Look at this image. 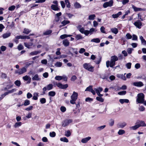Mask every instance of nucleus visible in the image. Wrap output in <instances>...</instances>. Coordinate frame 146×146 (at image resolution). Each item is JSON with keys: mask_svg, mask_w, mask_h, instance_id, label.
I'll return each mask as SVG.
<instances>
[{"mask_svg": "<svg viewBox=\"0 0 146 146\" xmlns=\"http://www.w3.org/2000/svg\"><path fill=\"white\" fill-rule=\"evenodd\" d=\"M78 94L77 93L74 91L71 96V100L70 101V103L72 104H76V101L77 99Z\"/></svg>", "mask_w": 146, "mask_h": 146, "instance_id": "obj_1", "label": "nucleus"}, {"mask_svg": "<svg viewBox=\"0 0 146 146\" xmlns=\"http://www.w3.org/2000/svg\"><path fill=\"white\" fill-rule=\"evenodd\" d=\"M83 67L85 69L90 72H92L94 71V67L90 63H84L83 64Z\"/></svg>", "mask_w": 146, "mask_h": 146, "instance_id": "obj_2", "label": "nucleus"}, {"mask_svg": "<svg viewBox=\"0 0 146 146\" xmlns=\"http://www.w3.org/2000/svg\"><path fill=\"white\" fill-rule=\"evenodd\" d=\"M136 102L138 103H143L144 99V95L142 93H139L138 94Z\"/></svg>", "mask_w": 146, "mask_h": 146, "instance_id": "obj_3", "label": "nucleus"}, {"mask_svg": "<svg viewBox=\"0 0 146 146\" xmlns=\"http://www.w3.org/2000/svg\"><path fill=\"white\" fill-rule=\"evenodd\" d=\"M27 71V68L25 67H23L22 68L15 70V74H17L19 75H20L25 73Z\"/></svg>", "mask_w": 146, "mask_h": 146, "instance_id": "obj_4", "label": "nucleus"}, {"mask_svg": "<svg viewBox=\"0 0 146 146\" xmlns=\"http://www.w3.org/2000/svg\"><path fill=\"white\" fill-rule=\"evenodd\" d=\"M113 0H110L108 2L104 3L103 5V7L104 8H106L108 7H111L113 6Z\"/></svg>", "mask_w": 146, "mask_h": 146, "instance_id": "obj_5", "label": "nucleus"}, {"mask_svg": "<svg viewBox=\"0 0 146 146\" xmlns=\"http://www.w3.org/2000/svg\"><path fill=\"white\" fill-rule=\"evenodd\" d=\"M55 79L58 81H60L63 80L64 81H66L67 80V77L65 75L62 76H57L55 77Z\"/></svg>", "mask_w": 146, "mask_h": 146, "instance_id": "obj_6", "label": "nucleus"}, {"mask_svg": "<svg viewBox=\"0 0 146 146\" xmlns=\"http://www.w3.org/2000/svg\"><path fill=\"white\" fill-rule=\"evenodd\" d=\"M55 85L60 88L62 89H66L68 86L67 84H62L60 83H56Z\"/></svg>", "mask_w": 146, "mask_h": 146, "instance_id": "obj_7", "label": "nucleus"}, {"mask_svg": "<svg viewBox=\"0 0 146 146\" xmlns=\"http://www.w3.org/2000/svg\"><path fill=\"white\" fill-rule=\"evenodd\" d=\"M72 121V120L71 119L65 120L62 122V126L64 127H66L69 124L71 123Z\"/></svg>", "mask_w": 146, "mask_h": 146, "instance_id": "obj_8", "label": "nucleus"}, {"mask_svg": "<svg viewBox=\"0 0 146 146\" xmlns=\"http://www.w3.org/2000/svg\"><path fill=\"white\" fill-rule=\"evenodd\" d=\"M85 91H88L91 92L93 95L96 94L95 92L93 89L92 86H90L88 87L85 90Z\"/></svg>", "mask_w": 146, "mask_h": 146, "instance_id": "obj_9", "label": "nucleus"}, {"mask_svg": "<svg viewBox=\"0 0 146 146\" xmlns=\"http://www.w3.org/2000/svg\"><path fill=\"white\" fill-rule=\"evenodd\" d=\"M133 85L134 86L137 87H141L144 85L143 82L141 81L133 82Z\"/></svg>", "mask_w": 146, "mask_h": 146, "instance_id": "obj_10", "label": "nucleus"}, {"mask_svg": "<svg viewBox=\"0 0 146 146\" xmlns=\"http://www.w3.org/2000/svg\"><path fill=\"white\" fill-rule=\"evenodd\" d=\"M134 24L136 27L139 29L141 28L142 26V23L139 20L134 22Z\"/></svg>", "mask_w": 146, "mask_h": 146, "instance_id": "obj_11", "label": "nucleus"}, {"mask_svg": "<svg viewBox=\"0 0 146 146\" xmlns=\"http://www.w3.org/2000/svg\"><path fill=\"white\" fill-rule=\"evenodd\" d=\"M137 123L139 124H138V125L139 126V127H140L141 126H142V127L146 126V124H145V122L144 121H138L137 122Z\"/></svg>", "mask_w": 146, "mask_h": 146, "instance_id": "obj_12", "label": "nucleus"}, {"mask_svg": "<svg viewBox=\"0 0 146 146\" xmlns=\"http://www.w3.org/2000/svg\"><path fill=\"white\" fill-rule=\"evenodd\" d=\"M23 78L25 81H28L27 82L28 83H30L31 78L29 76L26 75L25 76L23 77Z\"/></svg>", "mask_w": 146, "mask_h": 146, "instance_id": "obj_13", "label": "nucleus"}, {"mask_svg": "<svg viewBox=\"0 0 146 146\" xmlns=\"http://www.w3.org/2000/svg\"><path fill=\"white\" fill-rule=\"evenodd\" d=\"M103 88L101 87H99L98 88H95L94 89L95 92H96L97 94L101 92L103 90Z\"/></svg>", "mask_w": 146, "mask_h": 146, "instance_id": "obj_14", "label": "nucleus"}, {"mask_svg": "<svg viewBox=\"0 0 146 146\" xmlns=\"http://www.w3.org/2000/svg\"><path fill=\"white\" fill-rule=\"evenodd\" d=\"M139 39L141 41V44L143 45L146 46V41L142 36H139Z\"/></svg>", "mask_w": 146, "mask_h": 146, "instance_id": "obj_15", "label": "nucleus"}, {"mask_svg": "<svg viewBox=\"0 0 146 146\" xmlns=\"http://www.w3.org/2000/svg\"><path fill=\"white\" fill-rule=\"evenodd\" d=\"M91 139V137H88L82 139L81 140V142L83 143H86L87 142Z\"/></svg>", "mask_w": 146, "mask_h": 146, "instance_id": "obj_16", "label": "nucleus"}, {"mask_svg": "<svg viewBox=\"0 0 146 146\" xmlns=\"http://www.w3.org/2000/svg\"><path fill=\"white\" fill-rule=\"evenodd\" d=\"M24 45L25 46L28 48H30L31 47V46L33 45V43L31 42H24Z\"/></svg>", "mask_w": 146, "mask_h": 146, "instance_id": "obj_17", "label": "nucleus"}, {"mask_svg": "<svg viewBox=\"0 0 146 146\" xmlns=\"http://www.w3.org/2000/svg\"><path fill=\"white\" fill-rule=\"evenodd\" d=\"M117 76L124 80H126V78L124 75H123V74H118L117 75Z\"/></svg>", "mask_w": 146, "mask_h": 146, "instance_id": "obj_18", "label": "nucleus"}, {"mask_svg": "<svg viewBox=\"0 0 146 146\" xmlns=\"http://www.w3.org/2000/svg\"><path fill=\"white\" fill-rule=\"evenodd\" d=\"M126 125V123L124 122L118 123L117 125V126L119 128H123Z\"/></svg>", "mask_w": 146, "mask_h": 146, "instance_id": "obj_19", "label": "nucleus"}, {"mask_svg": "<svg viewBox=\"0 0 146 146\" xmlns=\"http://www.w3.org/2000/svg\"><path fill=\"white\" fill-rule=\"evenodd\" d=\"M32 80H33L39 81L40 80V79L39 77L38 74H36L33 77Z\"/></svg>", "mask_w": 146, "mask_h": 146, "instance_id": "obj_20", "label": "nucleus"}, {"mask_svg": "<svg viewBox=\"0 0 146 146\" xmlns=\"http://www.w3.org/2000/svg\"><path fill=\"white\" fill-rule=\"evenodd\" d=\"M132 8L134 9V10L135 12L141 11L142 10V9L141 8L137 7L133 5H132Z\"/></svg>", "mask_w": 146, "mask_h": 146, "instance_id": "obj_21", "label": "nucleus"}, {"mask_svg": "<svg viewBox=\"0 0 146 146\" xmlns=\"http://www.w3.org/2000/svg\"><path fill=\"white\" fill-rule=\"evenodd\" d=\"M41 51H34L31 52L29 54V55L30 56H33L35 55H36L38 53H40Z\"/></svg>", "mask_w": 146, "mask_h": 146, "instance_id": "obj_22", "label": "nucleus"}, {"mask_svg": "<svg viewBox=\"0 0 146 146\" xmlns=\"http://www.w3.org/2000/svg\"><path fill=\"white\" fill-rule=\"evenodd\" d=\"M121 12L120 11L117 14L112 15V17L114 18H116L118 17L120 15H121Z\"/></svg>", "mask_w": 146, "mask_h": 146, "instance_id": "obj_23", "label": "nucleus"}, {"mask_svg": "<svg viewBox=\"0 0 146 146\" xmlns=\"http://www.w3.org/2000/svg\"><path fill=\"white\" fill-rule=\"evenodd\" d=\"M58 5H52L51 6V9L55 11H58L59 10V8L58 7Z\"/></svg>", "mask_w": 146, "mask_h": 146, "instance_id": "obj_24", "label": "nucleus"}, {"mask_svg": "<svg viewBox=\"0 0 146 146\" xmlns=\"http://www.w3.org/2000/svg\"><path fill=\"white\" fill-rule=\"evenodd\" d=\"M119 102L121 104H123L124 102L129 103V100L127 99H120L119 100Z\"/></svg>", "mask_w": 146, "mask_h": 146, "instance_id": "obj_25", "label": "nucleus"}, {"mask_svg": "<svg viewBox=\"0 0 146 146\" xmlns=\"http://www.w3.org/2000/svg\"><path fill=\"white\" fill-rule=\"evenodd\" d=\"M11 35V33H6L3 35V38H6L9 37Z\"/></svg>", "mask_w": 146, "mask_h": 146, "instance_id": "obj_26", "label": "nucleus"}, {"mask_svg": "<svg viewBox=\"0 0 146 146\" xmlns=\"http://www.w3.org/2000/svg\"><path fill=\"white\" fill-rule=\"evenodd\" d=\"M111 30L112 33H114L115 34H116L118 32L117 29L115 28H111Z\"/></svg>", "mask_w": 146, "mask_h": 146, "instance_id": "obj_27", "label": "nucleus"}, {"mask_svg": "<svg viewBox=\"0 0 146 146\" xmlns=\"http://www.w3.org/2000/svg\"><path fill=\"white\" fill-rule=\"evenodd\" d=\"M63 44L65 46H67L69 45V42L68 40L65 39L63 41Z\"/></svg>", "mask_w": 146, "mask_h": 146, "instance_id": "obj_28", "label": "nucleus"}, {"mask_svg": "<svg viewBox=\"0 0 146 146\" xmlns=\"http://www.w3.org/2000/svg\"><path fill=\"white\" fill-rule=\"evenodd\" d=\"M33 95V99L34 100H37L38 99V93L35 92L34 93Z\"/></svg>", "mask_w": 146, "mask_h": 146, "instance_id": "obj_29", "label": "nucleus"}, {"mask_svg": "<svg viewBox=\"0 0 146 146\" xmlns=\"http://www.w3.org/2000/svg\"><path fill=\"white\" fill-rule=\"evenodd\" d=\"M91 41L96 43H99L100 42V40L99 38H95L92 39Z\"/></svg>", "mask_w": 146, "mask_h": 146, "instance_id": "obj_30", "label": "nucleus"}, {"mask_svg": "<svg viewBox=\"0 0 146 146\" xmlns=\"http://www.w3.org/2000/svg\"><path fill=\"white\" fill-rule=\"evenodd\" d=\"M139 127V126L138 125V124H137L134 126L130 127V128L131 130H135Z\"/></svg>", "mask_w": 146, "mask_h": 146, "instance_id": "obj_31", "label": "nucleus"}, {"mask_svg": "<svg viewBox=\"0 0 146 146\" xmlns=\"http://www.w3.org/2000/svg\"><path fill=\"white\" fill-rule=\"evenodd\" d=\"M22 123L21 122H17L15 123L14 125V127L15 128H16L17 127H18L21 126L22 125Z\"/></svg>", "mask_w": 146, "mask_h": 146, "instance_id": "obj_32", "label": "nucleus"}, {"mask_svg": "<svg viewBox=\"0 0 146 146\" xmlns=\"http://www.w3.org/2000/svg\"><path fill=\"white\" fill-rule=\"evenodd\" d=\"M95 17V15H91L89 16L88 19L89 20H93L94 19Z\"/></svg>", "mask_w": 146, "mask_h": 146, "instance_id": "obj_33", "label": "nucleus"}, {"mask_svg": "<svg viewBox=\"0 0 146 146\" xmlns=\"http://www.w3.org/2000/svg\"><path fill=\"white\" fill-rule=\"evenodd\" d=\"M14 83L18 87H19L21 84V81L19 80L15 81L14 82Z\"/></svg>", "mask_w": 146, "mask_h": 146, "instance_id": "obj_34", "label": "nucleus"}, {"mask_svg": "<svg viewBox=\"0 0 146 146\" xmlns=\"http://www.w3.org/2000/svg\"><path fill=\"white\" fill-rule=\"evenodd\" d=\"M52 32V31L51 30H48L46 31L43 33V35H48L50 34Z\"/></svg>", "mask_w": 146, "mask_h": 146, "instance_id": "obj_35", "label": "nucleus"}, {"mask_svg": "<svg viewBox=\"0 0 146 146\" xmlns=\"http://www.w3.org/2000/svg\"><path fill=\"white\" fill-rule=\"evenodd\" d=\"M111 60L115 62L118 60V58L116 56H113L111 57Z\"/></svg>", "mask_w": 146, "mask_h": 146, "instance_id": "obj_36", "label": "nucleus"}, {"mask_svg": "<svg viewBox=\"0 0 146 146\" xmlns=\"http://www.w3.org/2000/svg\"><path fill=\"white\" fill-rule=\"evenodd\" d=\"M31 31L26 28L24 29L23 33L26 34H28L31 32Z\"/></svg>", "mask_w": 146, "mask_h": 146, "instance_id": "obj_37", "label": "nucleus"}, {"mask_svg": "<svg viewBox=\"0 0 146 146\" xmlns=\"http://www.w3.org/2000/svg\"><path fill=\"white\" fill-rule=\"evenodd\" d=\"M72 36L71 35H67L66 34L62 35L60 36V38L62 39H63L65 38L68 37H70Z\"/></svg>", "mask_w": 146, "mask_h": 146, "instance_id": "obj_38", "label": "nucleus"}, {"mask_svg": "<svg viewBox=\"0 0 146 146\" xmlns=\"http://www.w3.org/2000/svg\"><path fill=\"white\" fill-rule=\"evenodd\" d=\"M125 37L127 39H130L132 38V36L130 33H127Z\"/></svg>", "mask_w": 146, "mask_h": 146, "instance_id": "obj_39", "label": "nucleus"}, {"mask_svg": "<svg viewBox=\"0 0 146 146\" xmlns=\"http://www.w3.org/2000/svg\"><path fill=\"white\" fill-rule=\"evenodd\" d=\"M70 22L69 21L64 20L61 22V24H62V26H65L66 24L70 23Z\"/></svg>", "mask_w": 146, "mask_h": 146, "instance_id": "obj_40", "label": "nucleus"}, {"mask_svg": "<svg viewBox=\"0 0 146 146\" xmlns=\"http://www.w3.org/2000/svg\"><path fill=\"white\" fill-rule=\"evenodd\" d=\"M8 94L7 92H5L3 94L1 95L0 97V100H2L3 99L6 95Z\"/></svg>", "mask_w": 146, "mask_h": 146, "instance_id": "obj_41", "label": "nucleus"}, {"mask_svg": "<svg viewBox=\"0 0 146 146\" xmlns=\"http://www.w3.org/2000/svg\"><path fill=\"white\" fill-rule=\"evenodd\" d=\"M60 140L62 141L67 143L68 142V139L65 137H62L60 138Z\"/></svg>", "mask_w": 146, "mask_h": 146, "instance_id": "obj_42", "label": "nucleus"}, {"mask_svg": "<svg viewBox=\"0 0 146 146\" xmlns=\"http://www.w3.org/2000/svg\"><path fill=\"white\" fill-rule=\"evenodd\" d=\"M62 65V63L59 62H57L55 64V66L57 67H60Z\"/></svg>", "mask_w": 146, "mask_h": 146, "instance_id": "obj_43", "label": "nucleus"}, {"mask_svg": "<svg viewBox=\"0 0 146 146\" xmlns=\"http://www.w3.org/2000/svg\"><path fill=\"white\" fill-rule=\"evenodd\" d=\"M65 1V4L66 5V7L68 8H70V3L69 1V0H64Z\"/></svg>", "mask_w": 146, "mask_h": 146, "instance_id": "obj_44", "label": "nucleus"}, {"mask_svg": "<svg viewBox=\"0 0 146 146\" xmlns=\"http://www.w3.org/2000/svg\"><path fill=\"white\" fill-rule=\"evenodd\" d=\"M125 131L123 129L119 130L118 132V133L119 135H122L125 133Z\"/></svg>", "mask_w": 146, "mask_h": 146, "instance_id": "obj_45", "label": "nucleus"}, {"mask_svg": "<svg viewBox=\"0 0 146 146\" xmlns=\"http://www.w3.org/2000/svg\"><path fill=\"white\" fill-rule=\"evenodd\" d=\"M77 40L82 39L83 38L82 36L80 34L77 35L75 36Z\"/></svg>", "mask_w": 146, "mask_h": 146, "instance_id": "obj_46", "label": "nucleus"}, {"mask_svg": "<svg viewBox=\"0 0 146 146\" xmlns=\"http://www.w3.org/2000/svg\"><path fill=\"white\" fill-rule=\"evenodd\" d=\"M96 100L101 102H103L104 101V99L102 97H97Z\"/></svg>", "mask_w": 146, "mask_h": 146, "instance_id": "obj_47", "label": "nucleus"}, {"mask_svg": "<svg viewBox=\"0 0 146 146\" xmlns=\"http://www.w3.org/2000/svg\"><path fill=\"white\" fill-rule=\"evenodd\" d=\"M90 33V35L92 34L93 32H96L97 30L94 28H92L89 30Z\"/></svg>", "mask_w": 146, "mask_h": 146, "instance_id": "obj_48", "label": "nucleus"}, {"mask_svg": "<svg viewBox=\"0 0 146 146\" xmlns=\"http://www.w3.org/2000/svg\"><path fill=\"white\" fill-rule=\"evenodd\" d=\"M133 50V49L132 48H128L127 49V52L128 54H130Z\"/></svg>", "mask_w": 146, "mask_h": 146, "instance_id": "obj_49", "label": "nucleus"}, {"mask_svg": "<svg viewBox=\"0 0 146 146\" xmlns=\"http://www.w3.org/2000/svg\"><path fill=\"white\" fill-rule=\"evenodd\" d=\"M46 88L47 89V90H51L53 88V86L52 84H49L46 86Z\"/></svg>", "mask_w": 146, "mask_h": 146, "instance_id": "obj_50", "label": "nucleus"}, {"mask_svg": "<svg viewBox=\"0 0 146 146\" xmlns=\"http://www.w3.org/2000/svg\"><path fill=\"white\" fill-rule=\"evenodd\" d=\"M55 94V92L54 91H50L48 92V95L50 96H54Z\"/></svg>", "mask_w": 146, "mask_h": 146, "instance_id": "obj_51", "label": "nucleus"}, {"mask_svg": "<svg viewBox=\"0 0 146 146\" xmlns=\"http://www.w3.org/2000/svg\"><path fill=\"white\" fill-rule=\"evenodd\" d=\"M131 63L130 62H128L127 63L125 64V66L128 69H130L131 68Z\"/></svg>", "mask_w": 146, "mask_h": 146, "instance_id": "obj_52", "label": "nucleus"}, {"mask_svg": "<svg viewBox=\"0 0 146 146\" xmlns=\"http://www.w3.org/2000/svg\"><path fill=\"white\" fill-rule=\"evenodd\" d=\"M56 133L54 131H52V132H50L49 133V135L51 137H54L56 136Z\"/></svg>", "mask_w": 146, "mask_h": 146, "instance_id": "obj_53", "label": "nucleus"}, {"mask_svg": "<svg viewBox=\"0 0 146 146\" xmlns=\"http://www.w3.org/2000/svg\"><path fill=\"white\" fill-rule=\"evenodd\" d=\"M105 127V125H103V126H102L98 127L97 128V129L98 131H100L101 130L104 129Z\"/></svg>", "mask_w": 146, "mask_h": 146, "instance_id": "obj_54", "label": "nucleus"}, {"mask_svg": "<svg viewBox=\"0 0 146 146\" xmlns=\"http://www.w3.org/2000/svg\"><path fill=\"white\" fill-rule=\"evenodd\" d=\"M126 93V92L125 91L120 92L118 93V94L120 95H125Z\"/></svg>", "mask_w": 146, "mask_h": 146, "instance_id": "obj_55", "label": "nucleus"}, {"mask_svg": "<svg viewBox=\"0 0 146 146\" xmlns=\"http://www.w3.org/2000/svg\"><path fill=\"white\" fill-rule=\"evenodd\" d=\"M132 40H137V35L135 34H133L132 35Z\"/></svg>", "mask_w": 146, "mask_h": 146, "instance_id": "obj_56", "label": "nucleus"}, {"mask_svg": "<svg viewBox=\"0 0 146 146\" xmlns=\"http://www.w3.org/2000/svg\"><path fill=\"white\" fill-rule=\"evenodd\" d=\"M115 64V62L111 60L110 66L111 67H113Z\"/></svg>", "mask_w": 146, "mask_h": 146, "instance_id": "obj_57", "label": "nucleus"}, {"mask_svg": "<svg viewBox=\"0 0 146 146\" xmlns=\"http://www.w3.org/2000/svg\"><path fill=\"white\" fill-rule=\"evenodd\" d=\"M40 103L42 104H43L46 103V100L45 98H41L40 100Z\"/></svg>", "mask_w": 146, "mask_h": 146, "instance_id": "obj_58", "label": "nucleus"}, {"mask_svg": "<svg viewBox=\"0 0 146 146\" xmlns=\"http://www.w3.org/2000/svg\"><path fill=\"white\" fill-rule=\"evenodd\" d=\"M71 135V133L70 131L68 130L65 132V135L67 137L70 136Z\"/></svg>", "mask_w": 146, "mask_h": 146, "instance_id": "obj_59", "label": "nucleus"}, {"mask_svg": "<svg viewBox=\"0 0 146 146\" xmlns=\"http://www.w3.org/2000/svg\"><path fill=\"white\" fill-rule=\"evenodd\" d=\"M30 104V102L29 100H26L25 101L24 103V105L25 106H26L29 105Z\"/></svg>", "mask_w": 146, "mask_h": 146, "instance_id": "obj_60", "label": "nucleus"}, {"mask_svg": "<svg viewBox=\"0 0 146 146\" xmlns=\"http://www.w3.org/2000/svg\"><path fill=\"white\" fill-rule=\"evenodd\" d=\"M15 8V6L14 5H12L8 9L9 11H13Z\"/></svg>", "mask_w": 146, "mask_h": 146, "instance_id": "obj_61", "label": "nucleus"}, {"mask_svg": "<svg viewBox=\"0 0 146 146\" xmlns=\"http://www.w3.org/2000/svg\"><path fill=\"white\" fill-rule=\"evenodd\" d=\"M105 28L103 26H102L100 28V31L102 33H106V32L105 31Z\"/></svg>", "mask_w": 146, "mask_h": 146, "instance_id": "obj_62", "label": "nucleus"}, {"mask_svg": "<svg viewBox=\"0 0 146 146\" xmlns=\"http://www.w3.org/2000/svg\"><path fill=\"white\" fill-rule=\"evenodd\" d=\"M129 1V0H123L122 3L123 5H125Z\"/></svg>", "mask_w": 146, "mask_h": 146, "instance_id": "obj_63", "label": "nucleus"}, {"mask_svg": "<svg viewBox=\"0 0 146 146\" xmlns=\"http://www.w3.org/2000/svg\"><path fill=\"white\" fill-rule=\"evenodd\" d=\"M139 110L141 111H143L145 110V108L143 106H140L139 108Z\"/></svg>", "mask_w": 146, "mask_h": 146, "instance_id": "obj_64", "label": "nucleus"}]
</instances>
